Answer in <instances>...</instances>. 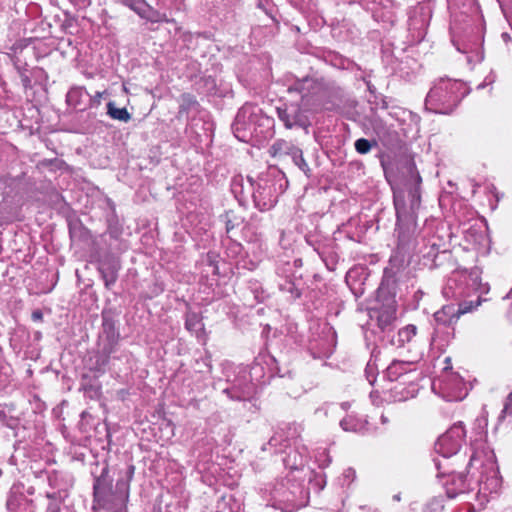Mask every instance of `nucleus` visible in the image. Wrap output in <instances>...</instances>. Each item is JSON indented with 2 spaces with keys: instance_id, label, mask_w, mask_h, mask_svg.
Here are the masks:
<instances>
[{
  "instance_id": "1",
  "label": "nucleus",
  "mask_w": 512,
  "mask_h": 512,
  "mask_svg": "<svg viewBox=\"0 0 512 512\" xmlns=\"http://www.w3.org/2000/svg\"><path fill=\"white\" fill-rule=\"evenodd\" d=\"M330 85L323 79L305 76L296 79L287 88V92L297 94L299 99L283 103L276 108L279 120L286 129H307L310 125V114L317 112L324 105Z\"/></svg>"
},
{
  "instance_id": "2",
  "label": "nucleus",
  "mask_w": 512,
  "mask_h": 512,
  "mask_svg": "<svg viewBox=\"0 0 512 512\" xmlns=\"http://www.w3.org/2000/svg\"><path fill=\"white\" fill-rule=\"evenodd\" d=\"M134 473L135 466L133 464H124L119 467L116 484L113 488L112 478L109 476V467L105 465L100 475L94 477L93 511L126 512L130 496V483Z\"/></svg>"
},
{
  "instance_id": "3",
  "label": "nucleus",
  "mask_w": 512,
  "mask_h": 512,
  "mask_svg": "<svg viewBox=\"0 0 512 512\" xmlns=\"http://www.w3.org/2000/svg\"><path fill=\"white\" fill-rule=\"evenodd\" d=\"M411 178L404 188H393V202L397 217V231L400 247L409 248L410 240L406 239V230L416 229L417 212L421 205L420 185L422 182L418 172H414V164L409 166Z\"/></svg>"
},
{
  "instance_id": "4",
  "label": "nucleus",
  "mask_w": 512,
  "mask_h": 512,
  "mask_svg": "<svg viewBox=\"0 0 512 512\" xmlns=\"http://www.w3.org/2000/svg\"><path fill=\"white\" fill-rule=\"evenodd\" d=\"M461 81L440 78L431 87L425 99L427 110L438 114H451L465 96Z\"/></svg>"
},
{
  "instance_id": "5",
  "label": "nucleus",
  "mask_w": 512,
  "mask_h": 512,
  "mask_svg": "<svg viewBox=\"0 0 512 512\" xmlns=\"http://www.w3.org/2000/svg\"><path fill=\"white\" fill-rule=\"evenodd\" d=\"M116 320L110 312H102V325L98 334L95 370L104 371L111 359L121 360L128 354L121 352L117 355L120 341V332L116 326Z\"/></svg>"
},
{
  "instance_id": "6",
  "label": "nucleus",
  "mask_w": 512,
  "mask_h": 512,
  "mask_svg": "<svg viewBox=\"0 0 512 512\" xmlns=\"http://www.w3.org/2000/svg\"><path fill=\"white\" fill-rule=\"evenodd\" d=\"M396 279L388 269L384 270V276L377 289V299L383 303L380 309L371 312V319L376 320L377 327L382 332H391L396 321Z\"/></svg>"
},
{
  "instance_id": "7",
  "label": "nucleus",
  "mask_w": 512,
  "mask_h": 512,
  "mask_svg": "<svg viewBox=\"0 0 512 512\" xmlns=\"http://www.w3.org/2000/svg\"><path fill=\"white\" fill-rule=\"evenodd\" d=\"M415 230L406 231V239L410 240L409 248L400 247V239L398 238V249L404 253L415 252L420 255L424 266L428 268H436L441 262L440 259L447 253L444 239L437 235H423L420 240L414 239Z\"/></svg>"
},
{
  "instance_id": "8",
  "label": "nucleus",
  "mask_w": 512,
  "mask_h": 512,
  "mask_svg": "<svg viewBox=\"0 0 512 512\" xmlns=\"http://www.w3.org/2000/svg\"><path fill=\"white\" fill-rule=\"evenodd\" d=\"M253 188V202L260 211L270 210L275 206L278 196L283 193V180L280 176L271 174V170L261 173L256 180L252 177L247 178Z\"/></svg>"
},
{
  "instance_id": "9",
  "label": "nucleus",
  "mask_w": 512,
  "mask_h": 512,
  "mask_svg": "<svg viewBox=\"0 0 512 512\" xmlns=\"http://www.w3.org/2000/svg\"><path fill=\"white\" fill-rule=\"evenodd\" d=\"M228 386L223 392L232 400H250L256 393V384L252 381L251 372L246 366H231L225 370Z\"/></svg>"
},
{
  "instance_id": "10",
  "label": "nucleus",
  "mask_w": 512,
  "mask_h": 512,
  "mask_svg": "<svg viewBox=\"0 0 512 512\" xmlns=\"http://www.w3.org/2000/svg\"><path fill=\"white\" fill-rule=\"evenodd\" d=\"M302 260L295 259L293 262L279 263L276 268L278 277V288L281 292L288 294V299L295 301L302 296L304 290V281L300 268Z\"/></svg>"
},
{
  "instance_id": "11",
  "label": "nucleus",
  "mask_w": 512,
  "mask_h": 512,
  "mask_svg": "<svg viewBox=\"0 0 512 512\" xmlns=\"http://www.w3.org/2000/svg\"><path fill=\"white\" fill-rule=\"evenodd\" d=\"M479 301L473 305V302H459L458 304L450 303L443 305L441 309L436 311L433 315L434 320L438 326L451 328V332H447V336L454 338L453 326L457 323L461 315L471 312L479 305Z\"/></svg>"
},
{
  "instance_id": "12",
  "label": "nucleus",
  "mask_w": 512,
  "mask_h": 512,
  "mask_svg": "<svg viewBox=\"0 0 512 512\" xmlns=\"http://www.w3.org/2000/svg\"><path fill=\"white\" fill-rule=\"evenodd\" d=\"M261 109L256 105L246 103L237 112L232 124L234 135L241 141L255 131V125L259 120Z\"/></svg>"
},
{
  "instance_id": "13",
  "label": "nucleus",
  "mask_w": 512,
  "mask_h": 512,
  "mask_svg": "<svg viewBox=\"0 0 512 512\" xmlns=\"http://www.w3.org/2000/svg\"><path fill=\"white\" fill-rule=\"evenodd\" d=\"M465 434L463 423H455L437 439L434 446L436 453L444 459L457 454L464 442Z\"/></svg>"
},
{
  "instance_id": "14",
  "label": "nucleus",
  "mask_w": 512,
  "mask_h": 512,
  "mask_svg": "<svg viewBox=\"0 0 512 512\" xmlns=\"http://www.w3.org/2000/svg\"><path fill=\"white\" fill-rule=\"evenodd\" d=\"M434 462L435 467L438 470L437 476H447V481L444 482L443 485L445 486L448 498L454 499L458 495L469 493L470 491L474 490L472 481L467 478L466 474L442 470L443 464L437 459H435Z\"/></svg>"
},
{
  "instance_id": "15",
  "label": "nucleus",
  "mask_w": 512,
  "mask_h": 512,
  "mask_svg": "<svg viewBox=\"0 0 512 512\" xmlns=\"http://www.w3.org/2000/svg\"><path fill=\"white\" fill-rule=\"evenodd\" d=\"M472 281L470 274L467 272H454L447 280L443 288V296L445 298H453L459 300L470 295V284Z\"/></svg>"
},
{
  "instance_id": "16",
  "label": "nucleus",
  "mask_w": 512,
  "mask_h": 512,
  "mask_svg": "<svg viewBox=\"0 0 512 512\" xmlns=\"http://www.w3.org/2000/svg\"><path fill=\"white\" fill-rule=\"evenodd\" d=\"M301 492L299 485L289 480L278 483L273 491L272 497L279 503H287L291 507L296 506V494Z\"/></svg>"
},
{
  "instance_id": "17",
  "label": "nucleus",
  "mask_w": 512,
  "mask_h": 512,
  "mask_svg": "<svg viewBox=\"0 0 512 512\" xmlns=\"http://www.w3.org/2000/svg\"><path fill=\"white\" fill-rule=\"evenodd\" d=\"M120 268V261L114 257H106L100 261L98 269L106 288L110 289L116 283Z\"/></svg>"
},
{
  "instance_id": "18",
  "label": "nucleus",
  "mask_w": 512,
  "mask_h": 512,
  "mask_svg": "<svg viewBox=\"0 0 512 512\" xmlns=\"http://www.w3.org/2000/svg\"><path fill=\"white\" fill-rule=\"evenodd\" d=\"M412 366V362L394 360L387 367L385 377L391 382H396L400 379H403V381L409 380V375L414 372Z\"/></svg>"
},
{
  "instance_id": "19",
  "label": "nucleus",
  "mask_w": 512,
  "mask_h": 512,
  "mask_svg": "<svg viewBox=\"0 0 512 512\" xmlns=\"http://www.w3.org/2000/svg\"><path fill=\"white\" fill-rule=\"evenodd\" d=\"M298 146L284 139H277L269 148V153L273 158L284 160L286 157L292 158Z\"/></svg>"
},
{
  "instance_id": "20",
  "label": "nucleus",
  "mask_w": 512,
  "mask_h": 512,
  "mask_svg": "<svg viewBox=\"0 0 512 512\" xmlns=\"http://www.w3.org/2000/svg\"><path fill=\"white\" fill-rule=\"evenodd\" d=\"M87 96L88 93L83 87H72L66 95V102L74 109L82 111L86 109L84 99Z\"/></svg>"
},
{
  "instance_id": "21",
  "label": "nucleus",
  "mask_w": 512,
  "mask_h": 512,
  "mask_svg": "<svg viewBox=\"0 0 512 512\" xmlns=\"http://www.w3.org/2000/svg\"><path fill=\"white\" fill-rule=\"evenodd\" d=\"M417 333V327L413 324H408L407 326L398 330V332L392 336L390 339V343L396 347H403L406 343H409Z\"/></svg>"
},
{
  "instance_id": "22",
  "label": "nucleus",
  "mask_w": 512,
  "mask_h": 512,
  "mask_svg": "<svg viewBox=\"0 0 512 512\" xmlns=\"http://www.w3.org/2000/svg\"><path fill=\"white\" fill-rule=\"evenodd\" d=\"M413 380H404L399 384H396L395 386L390 388V397L395 402H403L410 398L414 397L413 391L409 390L406 387H402V385L406 383H412Z\"/></svg>"
},
{
  "instance_id": "23",
  "label": "nucleus",
  "mask_w": 512,
  "mask_h": 512,
  "mask_svg": "<svg viewBox=\"0 0 512 512\" xmlns=\"http://www.w3.org/2000/svg\"><path fill=\"white\" fill-rule=\"evenodd\" d=\"M107 114L114 120H119L121 122L127 123L131 120L132 116L128 112V110L123 108L116 107L113 101L107 103Z\"/></svg>"
},
{
  "instance_id": "24",
  "label": "nucleus",
  "mask_w": 512,
  "mask_h": 512,
  "mask_svg": "<svg viewBox=\"0 0 512 512\" xmlns=\"http://www.w3.org/2000/svg\"><path fill=\"white\" fill-rule=\"evenodd\" d=\"M466 239L479 247H486L490 242L486 231L474 228L469 229Z\"/></svg>"
},
{
  "instance_id": "25",
  "label": "nucleus",
  "mask_w": 512,
  "mask_h": 512,
  "mask_svg": "<svg viewBox=\"0 0 512 512\" xmlns=\"http://www.w3.org/2000/svg\"><path fill=\"white\" fill-rule=\"evenodd\" d=\"M185 327L188 331L198 334L203 329L201 317L196 312H187L185 316Z\"/></svg>"
},
{
  "instance_id": "26",
  "label": "nucleus",
  "mask_w": 512,
  "mask_h": 512,
  "mask_svg": "<svg viewBox=\"0 0 512 512\" xmlns=\"http://www.w3.org/2000/svg\"><path fill=\"white\" fill-rule=\"evenodd\" d=\"M291 160L308 178L312 176V170L304 159L301 148L298 147L297 150H295Z\"/></svg>"
},
{
  "instance_id": "27",
  "label": "nucleus",
  "mask_w": 512,
  "mask_h": 512,
  "mask_svg": "<svg viewBox=\"0 0 512 512\" xmlns=\"http://www.w3.org/2000/svg\"><path fill=\"white\" fill-rule=\"evenodd\" d=\"M198 105V102L190 93H183L180 96L179 113H188Z\"/></svg>"
},
{
  "instance_id": "28",
  "label": "nucleus",
  "mask_w": 512,
  "mask_h": 512,
  "mask_svg": "<svg viewBox=\"0 0 512 512\" xmlns=\"http://www.w3.org/2000/svg\"><path fill=\"white\" fill-rule=\"evenodd\" d=\"M377 145V141L368 140L366 138H359L354 143L355 150L361 155L369 153L371 149L377 147Z\"/></svg>"
},
{
  "instance_id": "29",
  "label": "nucleus",
  "mask_w": 512,
  "mask_h": 512,
  "mask_svg": "<svg viewBox=\"0 0 512 512\" xmlns=\"http://www.w3.org/2000/svg\"><path fill=\"white\" fill-rule=\"evenodd\" d=\"M443 508L444 505L442 499L433 498L425 505L423 512H441Z\"/></svg>"
},
{
  "instance_id": "30",
  "label": "nucleus",
  "mask_w": 512,
  "mask_h": 512,
  "mask_svg": "<svg viewBox=\"0 0 512 512\" xmlns=\"http://www.w3.org/2000/svg\"><path fill=\"white\" fill-rule=\"evenodd\" d=\"M232 216V213L230 212H227L225 214V225H226V232L229 233L231 230H233L235 227H237L241 222H242V219L238 218V217H231Z\"/></svg>"
},
{
  "instance_id": "31",
  "label": "nucleus",
  "mask_w": 512,
  "mask_h": 512,
  "mask_svg": "<svg viewBox=\"0 0 512 512\" xmlns=\"http://www.w3.org/2000/svg\"><path fill=\"white\" fill-rule=\"evenodd\" d=\"M20 500H23L21 497L11 495L8 497L6 502V508L9 512H18V507L20 504Z\"/></svg>"
},
{
  "instance_id": "32",
  "label": "nucleus",
  "mask_w": 512,
  "mask_h": 512,
  "mask_svg": "<svg viewBox=\"0 0 512 512\" xmlns=\"http://www.w3.org/2000/svg\"><path fill=\"white\" fill-rule=\"evenodd\" d=\"M340 426L345 431H355L356 425L354 423V419L352 417H347L341 420Z\"/></svg>"
},
{
  "instance_id": "33",
  "label": "nucleus",
  "mask_w": 512,
  "mask_h": 512,
  "mask_svg": "<svg viewBox=\"0 0 512 512\" xmlns=\"http://www.w3.org/2000/svg\"><path fill=\"white\" fill-rule=\"evenodd\" d=\"M507 414H512V392H510L506 397L500 417H503Z\"/></svg>"
},
{
  "instance_id": "34",
  "label": "nucleus",
  "mask_w": 512,
  "mask_h": 512,
  "mask_svg": "<svg viewBox=\"0 0 512 512\" xmlns=\"http://www.w3.org/2000/svg\"><path fill=\"white\" fill-rule=\"evenodd\" d=\"M365 373H366V377H367V380L369 381L370 384H373L374 381L376 380V376L374 374V367L371 363H368L366 368H365Z\"/></svg>"
},
{
  "instance_id": "35",
  "label": "nucleus",
  "mask_w": 512,
  "mask_h": 512,
  "mask_svg": "<svg viewBox=\"0 0 512 512\" xmlns=\"http://www.w3.org/2000/svg\"><path fill=\"white\" fill-rule=\"evenodd\" d=\"M102 94V92H96L94 96H91L89 99V106H98L101 102Z\"/></svg>"
},
{
  "instance_id": "36",
  "label": "nucleus",
  "mask_w": 512,
  "mask_h": 512,
  "mask_svg": "<svg viewBox=\"0 0 512 512\" xmlns=\"http://www.w3.org/2000/svg\"><path fill=\"white\" fill-rule=\"evenodd\" d=\"M108 232H109L110 236L115 239H117L121 234V230L118 227L112 226V225L109 226Z\"/></svg>"
},
{
  "instance_id": "37",
  "label": "nucleus",
  "mask_w": 512,
  "mask_h": 512,
  "mask_svg": "<svg viewBox=\"0 0 512 512\" xmlns=\"http://www.w3.org/2000/svg\"><path fill=\"white\" fill-rule=\"evenodd\" d=\"M280 440L281 436L274 435L270 438L268 445L276 447L280 443Z\"/></svg>"
},
{
  "instance_id": "38",
  "label": "nucleus",
  "mask_w": 512,
  "mask_h": 512,
  "mask_svg": "<svg viewBox=\"0 0 512 512\" xmlns=\"http://www.w3.org/2000/svg\"><path fill=\"white\" fill-rule=\"evenodd\" d=\"M21 82L25 88L31 87V80L27 75H21Z\"/></svg>"
},
{
  "instance_id": "39",
  "label": "nucleus",
  "mask_w": 512,
  "mask_h": 512,
  "mask_svg": "<svg viewBox=\"0 0 512 512\" xmlns=\"http://www.w3.org/2000/svg\"><path fill=\"white\" fill-rule=\"evenodd\" d=\"M344 475L347 478L354 477L355 476V470L352 469V468H348V469L345 470Z\"/></svg>"
},
{
  "instance_id": "40",
  "label": "nucleus",
  "mask_w": 512,
  "mask_h": 512,
  "mask_svg": "<svg viewBox=\"0 0 512 512\" xmlns=\"http://www.w3.org/2000/svg\"><path fill=\"white\" fill-rule=\"evenodd\" d=\"M41 317H42V315H41V313L39 311L33 313V318L34 319H36V318L40 319Z\"/></svg>"
},
{
  "instance_id": "41",
  "label": "nucleus",
  "mask_w": 512,
  "mask_h": 512,
  "mask_svg": "<svg viewBox=\"0 0 512 512\" xmlns=\"http://www.w3.org/2000/svg\"><path fill=\"white\" fill-rule=\"evenodd\" d=\"M438 333H439V330L438 329H435V332H434V335L432 337V340L435 341L436 340V337H438Z\"/></svg>"
},
{
  "instance_id": "42",
  "label": "nucleus",
  "mask_w": 512,
  "mask_h": 512,
  "mask_svg": "<svg viewBox=\"0 0 512 512\" xmlns=\"http://www.w3.org/2000/svg\"><path fill=\"white\" fill-rule=\"evenodd\" d=\"M502 36L504 37V39H507V37H509L507 33H503Z\"/></svg>"
},
{
  "instance_id": "43",
  "label": "nucleus",
  "mask_w": 512,
  "mask_h": 512,
  "mask_svg": "<svg viewBox=\"0 0 512 512\" xmlns=\"http://www.w3.org/2000/svg\"><path fill=\"white\" fill-rule=\"evenodd\" d=\"M382 418V422H386V418L384 416L381 417Z\"/></svg>"
},
{
  "instance_id": "44",
  "label": "nucleus",
  "mask_w": 512,
  "mask_h": 512,
  "mask_svg": "<svg viewBox=\"0 0 512 512\" xmlns=\"http://www.w3.org/2000/svg\"><path fill=\"white\" fill-rule=\"evenodd\" d=\"M483 87H484L483 84L478 85V89L483 88Z\"/></svg>"
},
{
  "instance_id": "45",
  "label": "nucleus",
  "mask_w": 512,
  "mask_h": 512,
  "mask_svg": "<svg viewBox=\"0 0 512 512\" xmlns=\"http://www.w3.org/2000/svg\"><path fill=\"white\" fill-rule=\"evenodd\" d=\"M2 475V470L0 469V476Z\"/></svg>"
}]
</instances>
